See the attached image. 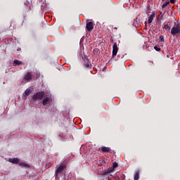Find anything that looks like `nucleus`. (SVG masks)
Listing matches in <instances>:
<instances>
[{
    "mask_svg": "<svg viewBox=\"0 0 180 180\" xmlns=\"http://www.w3.org/2000/svg\"><path fill=\"white\" fill-rule=\"evenodd\" d=\"M101 151L102 153H110L112 151V149L110 148L103 146L101 148Z\"/></svg>",
    "mask_w": 180,
    "mask_h": 180,
    "instance_id": "9b49d317",
    "label": "nucleus"
},
{
    "mask_svg": "<svg viewBox=\"0 0 180 180\" xmlns=\"http://www.w3.org/2000/svg\"><path fill=\"white\" fill-rule=\"evenodd\" d=\"M20 161V160H19L18 158L8 159V162H11V164H20L19 163Z\"/></svg>",
    "mask_w": 180,
    "mask_h": 180,
    "instance_id": "1a4fd4ad",
    "label": "nucleus"
},
{
    "mask_svg": "<svg viewBox=\"0 0 180 180\" xmlns=\"http://www.w3.org/2000/svg\"><path fill=\"white\" fill-rule=\"evenodd\" d=\"M158 16H159V19H162L164 14H162V13H161Z\"/></svg>",
    "mask_w": 180,
    "mask_h": 180,
    "instance_id": "412c9836",
    "label": "nucleus"
},
{
    "mask_svg": "<svg viewBox=\"0 0 180 180\" xmlns=\"http://www.w3.org/2000/svg\"><path fill=\"white\" fill-rule=\"evenodd\" d=\"M139 178H140V171L138 170L135 172L134 179L139 180Z\"/></svg>",
    "mask_w": 180,
    "mask_h": 180,
    "instance_id": "ddd939ff",
    "label": "nucleus"
},
{
    "mask_svg": "<svg viewBox=\"0 0 180 180\" xmlns=\"http://www.w3.org/2000/svg\"><path fill=\"white\" fill-rule=\"evenodd\" d=\"M59 137H63V134L59 135Z\"/></svg>",
    "mask_w": 180,
    "mask_h": 180,
    "instance_id": "b1692460",
    "label": "nucleus"
},
{
    "mask_svg": "<svg viewBox=\"0 0 180 180\" xmlns=\"http://www.w3.org/2000/svg\"><path fill=\"white\" fill-rule=\"evenodd\" d=\"M31 79H32V72H27V73L25 75V77H24L22 81H25V82H29Z\"/></svg>",
    "mask_w": 180,
    "mask_h": 180,
    "instance_id": "6e6552de",
    "label": "nucleus"
},
{
    "mask_svg": "<svg viewBox=\"0 0 180 180\" xmlns=\"http://www.w3.org/2000/svg\"><path fill=\"white\" fill-rule=\"evenodd\" d=\"M86 30H87V32H92V30H94V22L91 21H87L86 22Z\"/></svg>",
    "mask_w": 180,
    "mask_h": 180,
    "instance_id": "39448f33",
    "label": "nucleus"
},
{
    "mask_svg": "<svg viewBox=\"0 0 180 180\" xmlns=\"http://www.w3.org/2000/svg\"><path fill=\"white\" fill-rule=\"evenodd\" d=\"M154 49L156 51H161V48H160V46H155Z\"/></svg>",
    "mask_w": 180,
    "mask_h": 180,
    "instance_id": "6ab92c4d",
    "label": "nucleus"
},
{
    "mask_svg": "<svg viewBox=\"0 0 180 180\" xmlns=\"http://www.w3.org/2000/svg\"><path fill=\"white\" fill-rule=\"evenodd\" d=\"M30 92H32V91L30 89H27V90H25V95L26 96H29L30 95Z\"/></svg>",
    "mask_w": 180,
    "mask_h": 180,
    "instance_id": "dca6fc26",
    "label": "nucleus"
},
{
    "mask_svg": "<svg viewBox=\"0 0 180 180\" xmlns=\"http://www.w3.org/2000/svg\"><path fill=\"white\" fill-rule=\"evenodd\" d=\"M25 5H26L27 6H29V5H30V4H29L28 1H27L26 2H25Z\"/></svg>",
    "mask_w": 180,
    "mask_h": 180,
    "instance_id": "5701e85b",
    "label": "nucleus"
},
{
    "mask_svg": "<svg viewBox=\"0 0 180 180\" xmlns=\"http://www.w3.org/2000/svg\"><path fill=\"white\" fill-rule=\"evenodd\" d=\"M44 98V91H39L34 94L32 96L33 101H39V99H43Z\"/></svg>",
    "mask_w": 180,
    "mask_h": 180,
    "instance_id": "7ed1b4c3",
    "label": "nucleus"
},
{
    "mask_svg": "<svg viewBox=\"0 0 180 180\" xmlns=\"http://www.w3.org/2000/svg\"><path fill=\"white\" fill-rule=\"evenodd\" d=\"M162 2H164V1H165V0H162Z\"/></svg>",
    "mask_w": 180,
    "mask_h": 180,
    "instance_id": "393cba45",
    "label": "nucleus"
},
{
    "mask_svg": "<svg viewBox=\"0 0 180 180\" xmlns=\"http://www.w3.org/2000/svg\"><path fill=\"white\" fill-rule=\"evenodd\" d=\"M169 5V0H166L165 2L162 5V9L167 8Z\"/></svg>",
    "mask_w": 180,
    "mask_h": 180,
    "instance_id": "4468645a",
    "label": "nucleus"
},
{
    "mask_svg": "<svg viewBox=\"0 0 180 180\" xmlns=\"http://www.w3.org/2000/svg\"><path fill=\"white\" fill-rule=\"evenodd\" d=\"M13 63H14L15 65H22V64H23V63L22 61L17 60V59L14 60Z\"/></svg>",
    "mask_w": 180,
    "mask_h": 180,
    "instance_id": "2eb2a0df",
    "label": "nucleus"
},
{
    "mask_svg": "<svg viewBox=\"0 0 180 180\" xmlns=\"http://www.w3.org/2000/svg\"><path fill=\"white\" fill-rule=\"evenodd\" d=\"M154 18H157V11H153L152 14L148 18V23H153V20H154Z\"/></svg>",
    "mask_w": 180,
    "mask_h": 180,
    "instance_id": "423d86ee",
    "label": "nucleus"
},
{
    "mask_svg": "<svg viewBox=\"0 0 180 180\" xmlns=\"http://www.w3.org/2000/svg\"><path fill=\"white\" fill-rule=\"evenodd\" d=\"M117 51H119V48L117 47V44L115 42L112 46V57H115V56H117Z\"/></svg>",
    "mask_w": 180,
    "mask_h": 180,
    "instance_id": "0eeeda50",
    "label": "nucleus"
},
{
    "mask_svg": "<svg viewBox=\"0 0 180 180\" xmlns=\"http://www.w3.org/2000/svg\"><path fill=\"white\" fill-rule=\"evenodd\" d=\"M170 33L172 36H176L178 34H180V24L179 23L174 24V26L171 29Z\"/></svg>",
    "mask_w": 180,
    "mask_h": 180,
    "instance_id": "f03ea898",
    "label": "nucleus"
},
{
    "mask_svg": "<svg viewBox=\"0 0 180 180\" xmlns=\"http://www.w3.org/2000/svg\"><path fill=\"white\" fill-rule=\"evenodd\" d=\"M160 41H164V36L162 35L160 36Z\"/></svg>",
    "mask_w": 180,
    "mask_h": 180,
    "instance_id": "aec40b11",
    "label": "nucleus"
},
{
    "mask_svg": "<svg viewBox=\"0 0 180 180\" xmlns=\"http://www.w3.org/2000/svg\"><path fill=\"white\" fill-rule=\"evenodd\" d=\"M117 167H119V165L117 164V162H115L112 163L113 168H117Z\"/></svg>",
    "mask_w": 180,
    "mask_h": 180,
    "instance_id": "a211bd4d",
    "label": "nucleus"
},
{
    "mask_svg": "<svg viewBox=\"0 0 180 180\" xmlns=\"http://www.w3.org/2000/svg\"><path fill=\"white\" fill-rule=\"evenodd\" d=\"M169 2H170V4H175V2H176V0H169Z\"/></svg>",
    "mask_w": 180,
    "mask_h": 180,
    "instance_id": "4be33fe9",
    "label": "nucleus"
},
{
    "mask_svg": "<svg viewBox=\"0 0 180 180\" xmlns=\"http://www.w3.org/2000/svg\"><path fill=\"white\" fill-rule=\"evenodd\" d=\"M84 67L86 68H91L92 67V65L91 64V62L88 59H84Z\"/></svg>",
    "mask_w": 180,
    "mask_h": 180,
    "instance_id": "9d476101",
    "label": "nucleus"
},
{
    "mask_svg": "<svg viewBox=\"0 0 180 180\" xmlns=\"http://www.w3.org/2000/svg\"><path fill=\"white\" fill-rule=\"evenodd\" d=\"M53 102V98L51 96H49L48 97H45L42 101V104L44 106H47V105H49Z\"/></svg>",
    "mask_w": 180,
    "mask_h": 180,
    "instance_id": "20e7f679",
    "label": "nucleus"
},
{
    "mask_svg": "<svg viewBox=\"0 0 180 180\" xmlns=\"http://www.w3.org/2000/svg\"><path fill=\"white\" fill-rule=\"evenodd\" d=\"M164 29H165V30H171V27H169V25L168 24H165V25H164Z\"/></svg>",
    "mask_w": 180,
    "mask_h": 180,
    "instance_id": "f3484780",
    "label": "nucleus"
},
{
    "mask_svg": "<svg viewBox=\"0 0 180 180\" xmlns=\"http://www.w3.org/2000/svg\"><path fill=\"white\" fill-rule=\"evenodd\" d=\"M20 167H22V168H30V165H29L28 164L23 162H20L19 163Z\"/></svg>",
    "mask_w": 180,
    "mask_h": 180,
    "instance_id": "f8f14e48",
    "label": "nucleus"
},
{
    "mask_svg": "<svg viewBox=\"0 0 180 180\" xmlns=\"http://www.w3.org/2000/svg\"><path fill=\"white\" fill-rule=\"evenodd\" d=\"M65 168H67V166L64 164H62L56 169L55 173V178L56 180H60V177H58V176L63 174V172L64 169H65Z\"/></svg>",
    "mask_w": 180,
    "mask_h": 180,
    "instance_id": "f257e3e1",
    "label": "nucleus"
}]
</instances>
